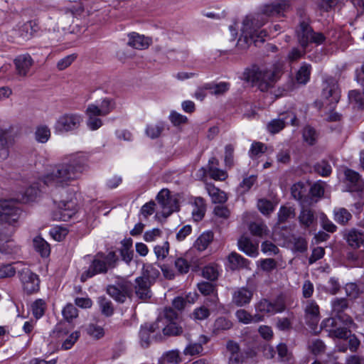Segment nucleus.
Returning a JSON list of instances; mask_svg holds the SVG:
<instances>
[{
  "instance_id": "nucleus-1",
  "label": "nucleus",
  "mask_w": 364,
  "mask_h": 364,
  "mask_svg": "<svg viewBox=\"0 0 364 364\" xmlns=\"http://www.w3.org/2000/svg\"><path fill=\"white\" fill-rule=\"evenodd\" d=\"M86 168V159L81 155L71 156L65 161L55 165L38 182L26 189L20 200L23 203L34 200L46 186L65 188L80 178Z\"/></svg>"
},
{
  "instance_id": "nucleus-2",
  "label": "nucleus",
  "mask_w": 364,
  "mask_h": 364,
  "mask_svg": "<svg viewBox=\"0 0 364 364\" xmlns=\"http://www.w3.org/2000/svg\"><path fill=\"white\" fill-rule=\"evenodd\" d=\"M331 317L323 321V325L332 337L346 338L350 334L348 328L353 320L345 313L348 308V301L345 298H334L331 302Z\"/></svg>"
},
{
  "instance_id": "nucleus-3",
  "label": "nucleus",
  "mask_w": 364,
  "mask_h": 364,
  "mask_svg": "<svg viewBox=\"0 0 364 364\" xmlns=\"http://www.w3.org/2000/svg\"><path fill=\"white\" fill-rule=\"evenodd\" d=\"M267 18L262 14H255L254 16H247L243 21L241 28L242 34L238 39L237 46L240 49H246L253 42H264V38L267 36L265 30L259 31V28L266 23Z\"/></svg>"
},
{
  "instance_id": "nucleus-4",
  "label": "nucleus",
  "mask_w": 364,
  "mask_h": 364,
  "mask_svg": "<svg viewBox=\"0 0 364 364\" xmlns=\"http://www.w3.org/2000/svg\"><path fill=\"white\" fill-rule=\"evenodd\" d=\"M21 209L13 201L0 203V240H8L16 231Z\"/></svg>"
},
{
  "instance_id": "nucleus-5",
  "label": "nucleus",
  "mask_w": 364,
  "mask_h": 364,
  "mask_svg": "<svg viewBox=\"0 0 364 364\" xmlns=\"http://www.w3.org/2000/svg\"><path fill=\"white\" fill-rule=\"evenodd\" d=\"M117 262L118 257L113 251L107 254L101 252L97 253L92 257L89 267L82 273L81 282H84L97 274H106L109 269L117 267Z\"/></svg>"
},
{
  "instance_id": "nucleus-6",
  "label": "nucleus",
  "mask_w": 364,
  "mask_h": 364,
  "mask_svg": "<svg viewBox=\"0 0 364 364\" xmlns=\"http://www.w3.org/2000/svg\"><path fill=\"white\" fill-rule=\"evenodd\" d=\"M178 314L172 308H166L156 318V328L162 331L163 336L156 335L154 338L161 341L164 336H178L182 334L183 328L178 323Z\"/></svg>"
},
{
  "instance_id": "nucleus-7",
  "label": "nucleus",
  "mask_w": 364,
  "mask_h": 364,
  "mask_svg": "<svg viewBox=\"0 0 364 364\" xmlns=\"http://www.w3.org/2000/svg\"><path fill=\"white\" fill-rule=\"evenodd\" d=\"M279 73L277 70L253 66L252 68L247 70L246 79L252 82L262 92H264L273 86L278 78Z\"/></svg>"
},
{
  "instance_id": "nucleus-8",
  "label": "nucleus",
  "mask_w": 364,
  "mask_h": 364,
  "mask_svg": "<svg viewBox=\"0 0 364 364\" xmlns=\"http://www.w3.org/2000/svg\"><path fill=\"white\" fill-rule=\"evenodd\" d=\"M107 293L116 301L124 303L132 295V284L124 277H119L114 284L107 286Z\"/></svg>"
},
{
  "instance_id": "nucleus-9",
  "label": "nucleus",
  "mask_w": 364,
  "mask_h": 364,
  "mask_svg": "<svg viewBox=\"0 0 364 364\" xmlns=\"http://www.w3.org/2000/svg\"><path fill=\"white\" fill-rule=\"evenodd\" d=\"M82 117L78 114H65L58 118L55 129L58 132H68L79 128Z\"/></svg>"
},
{
  "instance_id": "nucleus-10",
  "label": "nucleus",
  "mask_w": 364,
  "mask_h": 364,
  "mask_svg": "<svg viewBox=\"0 0 364 364\" xmlns=\"http://www.w3.org/2000/svg\"><path fill=\"white\" fill-rule=\"evenodd\" d=\"M156 200L164 218L168 217L173 212L178 210L177 200L171 196L168 189H162L157 194Z\"/></svg>"
},
{
  "instance_id": "nucleus-11",
  "label": "nucleus",
  "mask_w": 364,
  "mask_h": 364,
  "mask_svg": "<svg viewBox=\"0 0 364 364\" xmlns=\"http://www.w3.org/2000/svg\"><path fill=\"white\" fill-rule=\"evenodd\" d=\"M344 182L346 184L348 191L353 193L358 197L362 198L363 183L360 175L353 170L346 168L344 171Z\"/></svg>"
},
{
  "instance_id": "nucleus-12",
  "label": "nucleus",
  "mask_w": 364,
  "mask_h": 364,
  "mask_svg": "<svg viewBox=\"0 0 364 364\" xmlns=\"http://www.w3.org/2000/svg\"><path fill=\"white\" fill-rule=\"evenodd\" d=\"M257 312L266 314H274L284 311L286 306L282 297H278L274 302L267 299H262L255 306Z\"/></svg>"
},
{
  "instance_id": "nucleus-13",
  "label": "nucleus",
  "mask_w": 364,
  "mask_h": 364,
  "mask_svg": "<svg viewBox=\"0 0 364 364\" xmlns=\"http://www.w3.org/2000/svg\"><path fill=\"white\" fill-rule=\"evenodd\" d=\"M322 96L329 100L331 105H336L341 97L338 81L333 77H327L323 82Z\"/></svg>"
},
{
  "instance_id": "nucleus-14",
  "label": "nucleus",
  "mask_w": 364,
  "mask_h": 364,
  "mask_svg": "<svg viewBox=\"0 0 364 364\" xmlns=\"http://www.w3.org/2000/svg\"><path fill=\"white\" fill-rule=\"evenodd\" d=\"M290 9L287 0H279L278 2L264 5L262 9V14L265 18L269 16L282 17Z\"/></svg>"
},
{
  "instance_id": "nucleus-15",
  "label": "nucleus",
  "mask_w": 364,
  "mask_h": 364,
  "mask_svg": "<svg viewBox=\"0 0 364 364\" xmlns=\"http://www.w3.org/2000/svg\"><path fill=\"white\" fill-rule=\"evenodd\" d=\"M289 124L293 126L298 125L296 115L291 112H288L281 114L279 119H272L268 124L267 129L269 132L275 134L278 133L284 129L286 124Z\"/></svg>"
},
{
  "instance_id": "nucleus-16",
  "label": "nucleus",
  "mask_w": 364,
  "mask_h": 364,
  "mask_svg": "<svg viewBox=\"0 0 364 364\" xmlns=\"http://www.w3.org/2000/svg\"><path fill=\"white\" fill-rule=\"evenodd\" d=\"M153 284L151 282L147 281L145 277H138L134 280V284L132 285L134 294L136 298L143 301H146L152 296L151 287Z\"/></svg>"
},
{
  "instance_id": "nucleus-17",
  "label": "nucleus",
  "mask_w": 364,
  "mask_h": 364,
  "mask_svg": "<svg viewBox=\"0 0 364 364\" xmlns=\"http://www.w3.org/2000/svg\"><path fill=\"white\" fill-rule=\"evenodd\" d=\"M19 277L23 289L28 294H32L39 289V279L37 274L29 269H23L19 272Z\"/></svg>"
},
{
  "instance_id": "nucleus-18",
  "label": "nucleus",
  "mask_w": 364,
  "mask_h": 364,
  "mask_svg": "<svg viewBox=\"0 0 364 364\" xmlns=\"http://www.w3.org/2000/svg\"><path fill=\"white\" fill-rule=\"evenodd\" d=\"M304 318L306 323L311 327L317 325L320 320L319 306L314 300H307L304 302Z\"/></svg>"
},
{
  "instance_id": "nucleus-19",
  "label": "nucleus",
  "mask_w": 364,
  "mask_h": 364,
  "mask_svg": "<svg viewBox=\"0 0 364 364\" xmlns=\"http://www.w3.org/2000/svg\"><path fill=\"white\" fill-rule=\"evenodd\" d=\"M253 297V291L247 287H237L232 293V304L237 306L249 304Z\"/></svg>"
},
{
  "instance_id": "nucleus-20",
  "label": "nucleus",
  "mask_w": 364,
  "mask_h": 364,
  "mask_svg": "<svg viewBox=\"0 0 364 364\" xmlns=\"http://www.w3.org/2000/svg\"><path fill=\"white\" fill-rule=\"evenodd\" d=\"M14 63L17 74L21 77H26L33 64V60L30 55L24 54L16 57Z\"/></svg>"
},
{
  "instance_id": "nucleus-21",
  "label": "nucleus",
  "mask_w": 364,
  "mask_h": 364,
  "mask_svg": "<svg viewBox=\"0 0 364 364\" xmlns=\"http://www.w3.org/2000/svg\"><path fill=\"white\" fill-rule=\"evenodd\" d=\"M313 30L306 21H301L296 30L298 41L302 48L306 49L312 38Z\"/></svg>"
},
{
  "instance_id": "nucleus-22",
  "label": "nucleus",
  "mask_w": 364,
  "mask_h": 364,
  "mask_svg": "<svg viewBox=\"0 0 364 364\" xmlns=\"http://www.w3.org/2000/svg\"><path fill=\"white\" fill-rule=\"evenodd\" d=\"M58 214L57 218L59 220L67 221L72 218L77 213L76 203L73 200H62L58 204Z\"/></svg>"
},
{
  "instance_id": "nucleus-23",
  "label": "nucleus",
  "mask_w": 364,
  "mask_h": 364,
  "mask_svg": "<svg viewBox=\"0 0 364 364\" xmlns=\"http://www.w3.org/2000/svg\"><path fill=\"white\" fill-rule=\"evenodd\" d=\"M301 209L298 217L300 225L304 228H309L314 226L317 222V217L315 211L310 208L301 205Z\"/></svg>"
},
{
  "instance_id": "nucleus-24",
  "label": "nucleus",
  "mask_w": 364,
  "mask_h": 364,
  "mask_svg": "<svg viewBox=\"0 0 364 364\" xmlns=\"http://www.w3.org/2000/svg\"><path fill=\"white\" fill-rule=\"evenodd\" d=\"M292 197L299 200L301 205L310 203L309 201V186L299 182L294 184L291 188Z\"/></svg>"
},
{
  "instance_id": "nucleus-25",
  "label": "nucleus",
  "mask_w": 364,
  "mask_h": 364,
  "mask_svg": "<svg viewBox=\"0 0 364 364\" xmlns=\"http://www.w3.org/2000/svg\"><path fill=\"white\" fill-rule=\"evenodd\" d=\"M156 327V321L151 323H145L141 326L139 331L140 345L143 348H148L151 343L150 333L159 331Z\"/></svg>"
},
{
  "instance_id": "nucleus-26",
  "label": "nucleus",
  "mask_w": 364,
  "mask_h": 364,
  "mask_svg": "<svg viewBox=\"0 0 364 364\" xmlns=\"http://www.w3.org/2000/svg\"><path fill=\"white\" fill-rule=\"evenodd\" d=\"M128 45L134 48L143 50L147 48L151 44V39L137 33H129Z\"/></svg>"
},
{
  "instance_id": "nucleus-27",
  "label": "nucleus",
  "mask_w": 364,
  "mask_h": 364,
  "mask_svg": "<svg viewBox=\"0 0 364 364\" xmlns=\"http://www.w3.org/2000/svg\"><path fill=\"white\" fill-rule=\"evenodd\" d=\"M237 245L240 250L250 257H255L258 255V246L253 244L247 237L242 236L238 240Z\"/></svg>"
},
{
  "instance_id": "nucleus-28",
  "label": "nucleus",
  "mask_w": 364,
  "mask_h": 364,
  "mask_svg": "<svg viewBox=\"0 0 364 364\" xmlns=\"http://www.w3.org/2000/svg\"><path fill=\"white\" fill-rule=\"evenodd\" d=\"M67 334L68 331L65 330L57 331L58 337L59 338L63 339L61 348L65 350L70 349L80 337V332L78 331H74L68 335L66 338H65Z\"/></svg>"
},
{
  "instance_id": "nucleus-29",
  "label": "nucleus",
  "mask_w": 364,
  "mask_h": 364,
  "mask_svg": "<svg viewBox=\"0 0 364 364\" xmlns=\"http://www.w3.org/2000/svg\"><path fill=\"white\" fill-rule=\"evenodd\" d=\"M228 260L229 262V267L232 270L247 268L250 263L247 259L244 258L235 252H232L228 255Z\"/></svg>"
},
{
  "instance_id": "nucleus-30",
  "label": "nucleus",
  "mask_w": 364,
  "mask_h": 364,
  "mask_svg": "<svg viewBox=\"0 0 364 364\" xmlns=\"http://www.w3.org/2000/svg\"><path fill=\"white\" fill-rule=\"evenodd\" d=\"M114 108V102L112 99L105 98L100 106L95 104L90 105V110L93 109L95 112H97L100 116H106L112 112Z\"/></svg>"
},
{
  "instance_id": "nucleus-31",
  "label": "nucleus",
  "mask_w": 364,
  "mask_h": 364,
  "mask_svg": "<svg viewBox=\"0 0 364 364\" xmlns=\"http://www.w3.org/2000/svg\"><path fill=\"white\" fill-rule=\"evenodd\" d=\"M346 240L351 247L356 249L363 243L364 236L361 231L352 229L348 232L346 236Z\"/></svg>"
},
{
  "instance_id": "nucleus-32",
  "label": "nucleus",
  "mask_w": 364,
  "mask_h": 364,
  "mask_svg": "<svg viewBox=\"0 0 364 364\" xmlns=\"http://www.w3.org/2000/svg\"><path fill=\"white\" fill-rule=\"evenodd\" d=\"M86 114L87 115V126L91 130H97L102 125V122L100 118L97 117L100 116L97 112L90 109V105L87 106L86 109Z\"/></svg>"
},
{
  "instance_id": "nucleus-33",
  "label": "nucleus",
  "mask_w": 364,
  "mask_h": 364,
  "mask_svg": "<svg viewBox=\"0 0 364 364\" xmlns=\"http://www.w3.org/2000/svg\"><path fill=\"white\" fill-rule=\"evenodd\" d=\"M296 215L295 208L291 206L282 205L277 213L278 224L284 223Z\"/></svg>"
},
{
  "instance_id": "nucleus-34",
  "label": "nucleus",
  "mask_w": 364,
  "mask_h": 364,
  "mask_svg": "<svg viewBox=\"0 0 364 364\" xmlns=\"http://www.w3.org/2000/svg\"><path fill=\"white\" fill-rule=\"evenodd\" d=\"M206 206L202 198H196L194 202V208L192 211L193 217L196 221H199L205 215Z\"/></svg>"
},
{
  "instance_id": "nucleus-35",
  "label": "nucleus",
  "mask_w": 364,
  "mask_h": 364,
  "mask_svg": "<svg viewBox=\"0 0 364 364\" xmlns=\"http://www.w3.org/2000/svg\"><path fill=\"white\" fill-rule=\"evenodd\" d=\"M181 359L180 353L178 350H171L165 352L159 360L160 364H178L181 363Z\"/></svg>"
},
{
  "instance_id": "nucleus-36",
  "label": "nucleus",
  "mask_w": 364,
  "mask_h": 364,
  "mask_svg": "<svg viewBox=\"0 0 364 364\" xmlns=\"http://www.w3.org/2000/svg\"><path fill=\"white\" fill-rule=\"evenodd\" d=\"M213 239V233L211 231L203 232L196 241L195 247L199 251L205 250Z\"/></svg>"
},
{
  "instance_id": "nucleus-37",
  "label": "nucleus",
  "mask_w": 364,
  "mask_h": 364,
  "mask_svg": "<svg viewBox=\"0 0 364 364\" xmlns=\"http://www.w3.org/2000/svg\"><path fill=\"white\" fill-rule=\"evenodd\" d=\"M334 220L339 224L346 225L352 218L350 212L344 208H335Z\"/></svg>"
},
{
  "instance_id": "nucleus-38",
  "label": "nucleus",
  "mask_w": 364,
  "mask_h": 364,
  "mask_svg": "<svg viewBox=\"0 0 364 364\" xmlns=\"http://www.w3.org/2000/svg\"><path fill=\"white\" fill-rule=\"evenodd\" d=\"M98 304L103 315L110 316L114 313V307L112 301L105 296L98 297Z\"/></svg>"
},
{
  "instance_id": "nucleus-39",
  "label": "nucleus",
  "mask_w": 364,
  "mask_h": 364,
  "mask_svg": "<svg viewBox=\"0 0 364 364\" xmlns=\"http://www.w3.org/2000/svg\"><path fill=\"white\" fill-rule=\"evenodd\" d=\"M348 99L350 103L353 105L354 108H357L358 109H363L364 103L363 93L356 90H351L348 93Z\"/></svg>"
},
{
  "instance_id": "nucleus-40",
  "label": "nucleus",
  "mask_w": 364,
  "mask_h": 364,
  "mask_svg": "<svg viewBox=\"0 0 364 364\" xmlns=\"http://www.w3.org/2000/svg\"><path fill=\"white\" fill-rule=\"evenodd\" d=\"M249 230L252 235L257 237L266 235L269 231L267 226L263 222L251 223Z\"/></svg>"
},
{
  "instance_id": "nucleus-41",
  "label": "nucleus",
  "mask_w": 364,
  "mask_h": 364,
  "mask_svg": "<svg viewBox=\"0 0 364 364\" xmlns=\"http://www.w3.org/2000/svg\"><path fill=\"white\" fill-rule=\"evenodd\" d=\"M35 32L36 30L33 29V23L32 21L25 23L18 31L19 37L22 41L31 39Z\"/></svg>"
},
{
  "instance_id": "nucleus-42",
  "label": "nucleus",
  "mask_w": 364,
  "mask_h": 364,
  "mask_svg": "<svg viewBox=\"0 0 364 364\" xmlns=\"http://www.w3.org/2000/svg\"><path fill=\"white\" fill-rule=\"evenodd\" d=\"M230 85L228 82L207 83L205 84V89H208L214 95H222L229 90Z\"/></svg>"
},
{
  "instance_id": "nucleus-43",
  "label": "nucleus",
  "mask_w": 364,
  "mask_h": 364,
  "mask_svg": "<svg viewBox=\"0 0 364 364\" xmlns=\"http://www.w3.org/2000/svg\"><path fill=\"white\" fill-rule=\"evenodd\" d=\"M311 65L304 63L298 70L296 79L299 83L306 84L310 77Z\"/></svg>"
},
{
  "instance_id": "nucleus-44",
  "label": "nucleus",
  "mask_w": 364,
  "mask_h": 364,
  "mask_svg": "<svg viewBox=\"0 0 364 364\" xmlns=\"http://www.w3.org/2000/svg\"><path fill=\"white\" fill-rule=\"evenodd\" d=\"M33 245L36 250L42 257H48L50 254L49 245L41 237H36L33 240Z\"/></svg>"
},
{
  "instance_id": "nucleus-45",
  "label": "nucleus",
  "mask_w": 364,
  "mask_h": 364,
  "mask_svg": "<svg viewBox=\"0 0 364 364\" xmlns=\"http://www.w3.org/2000/svg\"><path fill=\"white\" fill-rule=\"evenodd\" d=\"M159 272L152 265L144 266L141 277H145L147 281L151 282L154 284L156 279L159 277Z\"/></svg>"
},
{
  "instance_id": "nucleus-46",
  "label": "nucleus",
  "mask_w": 364,
  "mask_h": 364,
  "mask_svg": "<svg viewBox=\"0 0 364 364\" xmlns=\"http://www.w3.org/2000/svg\"><path fill=\"white\" fill-rule=\"evenodd\" d=\"M293 250L294 252H304L307 250L308 242L301 236H292Z\"/></svg>"
},
{
  "instance_id": "nucleus-47",
  "label": "nucleus",
  "mask_w": 364,
  "mask_h": 364,
  "mask_svg": "<svg viewBox=\"0 0 364 364\" xmlns=\"http://www.w3.org/2000/svg\"><path fill=\"white\" fill-rule=\"evenodd\" d=\"M257 207L259 211L264 215H269L274 209V205L272 202L264 198H262L258 200Z\"/></svg>"
},
{
  "instance_id": "nucleus-48",
  "label": "nucleus",
  "mask_w": 364,
  "mask_h": 364,
  "mask_svg": "<svg viewBox=\"0 0 364 364\" xmlns=\"http://www.w3.org/2000/svg\"><path fill=\"white\" fill-rule=\"evenodd\" d=\"M303 137L304 141L309 145H313L316 141L317 133L313 127L306 126L303 130Z\"/></svg>"
},
{
  "instance_id": "nucleus-49",
  "label": "nucleus",
  "mask_w": 364,
  "mask_h": 364,
  "mask_svg": "<svg viewBox=\"0 0 364 364\" xmlns=\"http://www.w3.org/2000/svg\"><path fill=\"white\" fill-rule=\"evenodd\" d=\"M46 302L43 299L36 300L31 305V310L36 318H41L45 312Z\"/></svg>"
},
{
  "instance_id": "nucleus-50",
  "label": "nucleus",
  "mask_w": 364,
  "mask_h": 364,
  "mask_svg": "<svg viewBox=\"0 0 364 364\" xmlns=\"http://www.w3.org/2000/svg\"><path fill=\"white\" fill-rule=\"evenodd\" d=\"M36 139L38 142L45 143L50 136V131L46 126H41L36 131Z\"/></svg>"
},
{
  "instance_id": "nucleus-51",
  "label": "nucleus",
  "mask_w": 364,
  "mask_h": 364,
  "mask_svg": "<svg viewBox=\"0 0 364 364\" xmlns=\"http://www.w3.org/2000/svg\"><path fill=\"white\" fill-rule=\"evenodd\" d=\"M267 150L266 146L262 142H254L252 144L251 148L249 151V156L251 159H255Z\"/></svg>"
},
{
  "instance_id": "nucleus-52",
  "label": "nucleus",
  "mask_w": 364,
  "mask_h": 364,
  "mask_svg": "<svg viewBox=\"0 0 364 364\" xmlns=\"http://www.w3.org/2000/svg\"><path fill=\"white\" fill-rule=\"evenodd\" d=\"M210 311L205 306L196 308L191 314V317L194 320L202 321L209 317Z\"/></svg>"
},
{
  "instance_id": "nucleus-53",
  "label": "nucleus",
  "mask_w": 364,
  "mask_h": 364,
  "mask_svg": "<svg viewBox=\"0 0 364 364\" xmlns=\"http://www.w3.org/2000/svg\"><path fill=\"white\" fill-rule=\"evenodd\" d=\"M199 291L204 296H209L217 293L216 288L210 282H203L198 284Z\"/></svg>"
},
{
  "instance_id": "nucleus-54",
  "label": "nucleus",
  "mask_w": 364,
  "mask_h": 364,
  "mask_svg": "<svg viewBox=\"0 0 364 364\" xmlns=\"http://www.w3.org/2000/svg\"><path fill=\"white\" fill-rule=\"evenodd\" d=\"M154 253L157 257V259H164L169 251V243L166 241L162 243V245H158L154 247Z\"/></svg>"
},
{
  "instance_id": "nucleus-55",
  "label": "nucleus",
  "mask_w": 364,
  "mask_h": 364,
  "mask_svg": "<svg viewBox=\"0 0 364 364\" xmlns=\"http://www.w3.org/2000/svg\"><path fill=\"white\" fill-rule=\"evenodd\" d=\"M63 315L67 321H70L77 316V309L73 304H68L63 309Z\"/></svg>"
},
{
  "instance_id": "nucleus-56",
  "label": "nucleus",
  "mask_w": 364,
  "mask_h": 364,
  "mask_svg": "<svg viewBox=\"0 0 364 364\" xmlns=\"http://www.w3.org/2000/svg\"><path fill=\"white\" fill-rule=\"evenodd\" d=\"M208 171L210 178L216 181H223L228 177L226 171L220 170L216 166H211Z\"/></svg>"
},
{
  "instance_id": "nucleus-57",
  "label": "nucleus",
  "mask_w": 364,
  "mask_h": 364,
  "mask_svg": "<svg viewBox=\"0 0 364 364\" xmlns=\"http://www.w3.org/2000/svg\"><path fill=\"white\" fill-rule=\"evenodd\" d=\"M77 58V55L73 53L60 59L57 63V68L63 70L68 68Z\"/></svg>"
},
{
  "instance_id": "nucleus-58",
  "label": "nucleus",
  "mask_w": 364,
  "mask_h": 364,
  "mask_svg": "<svg viewBox=\"0 0 364 364\" xmlns=\"http://www.w3.org/2000/svg\"><path fill=\"white\" fill-rule=\"evenodd\" d=\"M174 265L178 273L182 274L188 273L190 268L188 262L183 257H178L176 259Z\"/></svg>"
},
{
  "instance_id": "nucleus-59",
  "label": "nucleus",
  "mask_w": 364,
  "mask_h": 364,
  "mask_svg": "<svg viewBox=\"0 0 364 364\" xmlns=\"http://www.w3.org/2000/svg\"><path fill=\"white\" fill-rule=\"evenodd\" d=\"M256 181V176L252 175L249 177L245 178L240 183L239 190L241 193L248 191Z\"/></svg>"
},
{
  "instance_id": "nucleus-60",
  "label": "nucleus",
  "mask_w": 364,
  "mask_h": 364,
  "mask_svg": "<svg viewBox=\"0 0 364 364\" xmlns=\"http://www.w3.org/2000/svg\"><path fill=\"white\" fill-rule=\"evenodd\" d=\"M315 169L322 176H328L332 171L331 165L326 161L318 163L315 166Z\"/></svg>"
},
{
  "instance_id": "nucleus-61",
  "label": "nucleus",
  "mask_w": 364,
  "mask_h": 364,
  "mask_svg": "<svg viewBox=\"0 0 364 364\" xmlns=\"http://www.w3.org/2000/svg\"><path fill=\"white\" fill-rule=\"evenodd\" d=\"M203 349L201 343H190L184 349L183 353L186 355H195L200 353L203 351Z\"/></svg>"
},
{
  "instance_id": "nucleus-62",
  "label": "nucleus",
  "mask_w": 364,
  "mask_h": 364,
  "mask_svg": "<svg viewBox=\"0 0 364 364\" xmlns=\"http://www.w3.org/2000/svg\"><path fill=\"white\" fill-rule=\"evenodd\" d=\"M278 355L283 362H289L291 360V353L289 352L287 346L284 343H280L277 347Z\"/></svg>"
},
{
  "instance_id": "nucleus-63",
  "label": "nucleus",
  "mask_w": 364,
  "mask_h": 364,
  "mask_svg": "<svg viewBox=\"0 0 364 364\" xmlns=\"http://www.w3.org/2000/svg\"><path fill=\"white\" fill-rule=\"evenodd\" d=\"M342 2L343 0H321L319 5L323 11H328L339 6Z\"/></svg>"
},
{
  "instance_id": "nucleus-64",
  "label": "nucleus",
  "mask_w": 364,
  "mask_h": 364,
  "mask_svg": "<svg viewBox=\"0 0 364 364\" xmlns=\"http://www.w3.org/2000/svg\"><path fill=\"white\" fill-rule=\"evenodd\" d=\"M323 193L324 188L321 183H314L310 188H309V195L311 196V199L314 197L321 198Z\"/></svg>"
}]
</instances>
